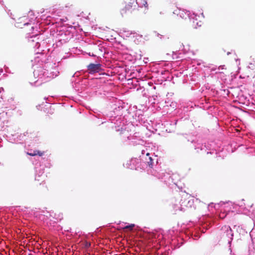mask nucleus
I'll list each match as a JSON object with an SVG mask.
<instances>
[{
  "mask_svg": "<svg viewBox=\"0 0 255 255\" xmlns=\"http://www.w3.org/2000/svg\"><path fill=\"white\" fill-rule=\"evenodd\" d=\"M137 2L134 0H130V1L126 4L125 6L121 9V14L122 16H128L132 14L137 9Z\"/></svg>",
  "mask_w": 255,
  "mask_h": 255,
  "instance_id": "obj_1",
  "label": "nucleus"
},
{
  "mask_svg": "<svg viewBox=\"0 0 255 255\" xmlns=\"http://www.w3.org/2000/svg\"><path fill=\"white\" fill-rule=\"evenodd\" d=\"M219 235L220 238L230 243L233 237V231L229 226H224L222 227L219 231Z\"/></svg>",
  "mask_w": 255,
  "mask_h": 255,
  "instance_id": "obj_2",
  "label": "nucleus"
},
{
  "mask_svg": "<svg viewBox=\"0 0 255 255\" xmlns=\"http://www.w3.org/2000/svg\"><path fill=\"white\" fill-rule=\"evenodd\" d=\"M180 206H178V208L174 207V210H184L185 208H188L191 207V205L190 203V201L188 200L185 197H182L180 201L179 202Z\"/></svg>",
  "mask_w": 255,
  "mask_h": 255,
  "instance_id": "obj_3",
  "label": "nucleus"
},
{
  "mask_svg": "<svg viewBox=\"0 0 255 255\" xmlns=\"http://www.w3.org/2000/svg\"><path fill=\"white\" fill-rule=\"evenodd\" d=\"M87 68L90 73L98 72L101 70V65L100 64L91 63L88 65Z\"/></svg>",
  "mask_w": 255,
  "mask_h": 255,
  "instance_id": "obj_4",
  "label": "nucleus"
},
{
  "mask_svg": "<svg viewBox=\"0 0 255 255\" xmlns=\"http://www.w3.org/2000/svg\"><path fill=\"white\" fill-rule=\"evenodd\" d=\"M170 206V211L172 212H174V213H176L178 211H182V210H174V207L178 208V206H180V204L179 202H177L176 201H172Z\"/></svg>",
  "mask_w": 255,
  "mask_h": 255,
  "instance_id": "obj_5",
  "label": "nucleus"
},
{
  "mask_svg": "<svg viewBox=\"0 0 255 255\" xmlns=\"http://www.w3.org/2000/svg\"><path fill=\"white\" fill-rule=\"evenodd\" d=\"M138 4L141 7H144L146 9H148V3L146 0H139Z\"/></svg>",
  "mask_w": 255,
  "mask_h": 255,
  "instance_id": "obj_6",
  "label": "nucleus"
},
{
  "mask_svg": "<svg viewBox=\"0 0 255 255\" xmlns=\"http://www.w3.org/2000/svg\"><path fill=\"white\" fill-rule=\"evenodd\" d=\"M134 227V224H130L129 225L125 227L124 228V229H129V230H132L133 227Z\"/></svg>",
  "mask_w": 255,
  "mask_h": 255,
  "instance_id": "obj_7",
  "label": "nucleus"
},
{
  "mask_svg": "<svg viewBox=\"0 0 255 255\" xmlns=\"http://www.w3.org/2000/svg\"><path fill=\"white\" fill-rule=\"evenodd\" d=\"M36 155H38L40 156H42L44 154V151H41L39 150H35Z\"/></svg>",
  "mask_w": 255,
  "mask_h": 255,
  "instance_id": "obj_8",
  "label": "nucleus"
},
{
  "mask_svg": "<svg viewBox=\"0 0 255 255\" xmlns=\"http://www.w3.org/2000/svg\"><path fill=\"white\" fill-rule=\"evenodd\" d=\"M27 154H28L29 155H30V156H32L36 155L35 150L33 152H32V153H31V152H27Z\"/></svg>",
  "mask_w": 255,
  "mask_h": 255,
  "instance_id": "obj_9",
  "label": "nucleus"
},
{
  "mask_svg": "<svg viewBox=\"0 0 255 255\" xmlns=\"http://www.w3.org/2000/svg\"><path fill=\"white\" fill-rule=\"evenodd\" d=\"M226 216V215H224V213H221L220 214H219V217L221 219H224L225 218V217Z\"/></svg>",
  "mask_w": 255,
  "mask_h": 255,
  "instance_id": "obj_10",
  "label": "nucleus"
}]
</instances>
